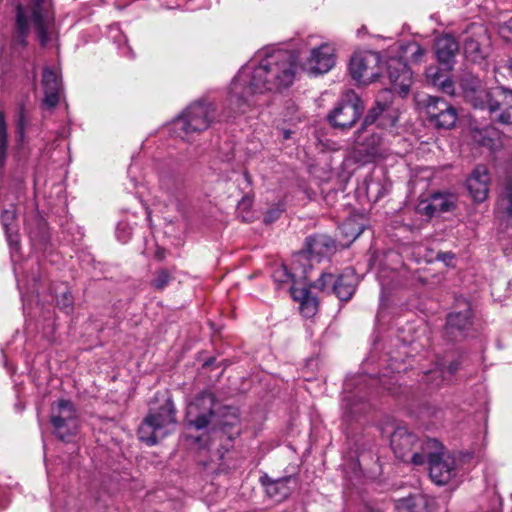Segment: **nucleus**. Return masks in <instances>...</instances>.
<instances>
[{
  "instance_id": "2",
  "label": "nucleus",
  "mask_w": 512,
  "mask_h": 512,
  "mask_svg": "<svg viewBox=\"0 0 512 512\" xmlns=\"http://www.w3.org/2000/svg\"><path fill=\"white\" fill-rule=\"evenodd\" d=\"M177 424V410L168 392H158L138 428L140 441L149 446L157 444L171 434Z\"/></svg>"
},
{
  "instance_id": "22",
  "label": "nucleus",
  "mask_w": 512,
  "mask_h": 512,
  "mask_svg": "<svg viewBox=\"0 0 512 512\" xmlns=\"http://www.w3.org/2000/svg\"><path fill=\"white\" fill-rule=\"evenodd\" d=\"M490 176L485 166H477L467 179V189L475 201H484L489 192Z\"/></svg>"
},
{
  "instance_id": "15",
  "label": "nucleus",
  "mask_w": 512,
  "mask_h": 512,
  "mask_svg": "<svg viewBox=\"0 0 512 512\" xmlns=\"http://www.w3.org/2000/svg\"><path fill=\"white\" fill-rule=\"evenodd\" d=\"M488 44L489 35L484 25L472 23L465 30L463 49L469 60L477 62L484 59L486 57L485 46Z\"/></svg>"
},
{
  "instance_id": "36",
  "label": "nucleus",
  "mask_w": 512,
  "mask_h": 512,
  "mask_svg": "<svg viewBox=\"0 0 512 512\" xmlns=\"http://www.w3.org/2000/svg\"><path fill=\"white\" fill-rule=\"evenodd\" d=\"M494 72L496 75L497 74L505 75V73L507 72L508 75H510L512 77V59H507L504 61L503 64L497 65L494 68Z\"/></svg>"
},
{
  "instance_id": "4",
  "label": "nucleus",
  "mask_w": 512,
  "mask_h": 512,
  "mask_svg": "<svg viewBox=\"0 0 512 512\" xmlns=\"http://www.w3.org/2000/svg\"><path fill=\"white\" fill-rule=\"evenodd\" d=\"M29 12L39 41L42 46H45L49 42L48 29L51 21L46 0H30L29 9L20 3L17 4L15 16L16 41L23 46L26 45V38L30 32Z\"/></svg>"
},
{
  "instance_id": "29",
  "label": "nucleus",
  "mask_w": 512,
  "mask_h": 512,
  "mask_svg": "<svg viewBox=\"0 0 512 512\" xmlns=\"http://www.w3.org/2000/svg\"><path fill=\"white\" fill-rule=\"evenodd\" d=\"M397 512H426L427 501L422 495L401 498L395 502Z\"/></svg>"
},
{
  "instance_id": "26",
  "label": "nucleus",
  "mask_w": 512,
  "mask_h": 512,
  "mask_svg": "<svg viewBox=\"0 0 512 512\" xmlns=\"http://www.w3.org/2000/svg\"><path fill=\"white\" fill-rule=\"evenodd\" d=\"M421 210L427 216L451 211L455 207V199L452 194L436 192L430 196L428 202H422Z\"/></svg>"
},
{
  "instance_id": "30",
  "label": "nucleus",
  "mask_w": 512,
  "mask_h": 512,
  "mask_svg": "<svg viewBox=\"0 0 512 512\" xmlns=\"http://www.w3.org/2000/svg\"><path fill=\"white\" fill-rule=\"evenodd\" d=\"M498 213L502 223L512 226V183L507 184L505 192L498 202Z\"/></svg>"
},
{
  "instance_id": "45",
  "label": "nucleus",
  "mask_w": 512,
  "mask_h": 512,
  "mask_svg": "<svg viewBox=\"0 0 512 512\" xmlns=\"http://www.w3.org/2000/svg\"><path fill=\"white\" fill-rule=\"evenodd\" d=\"M361 231H358L357 233H355V235L353 236V238H357L359 235H360Z\"/></svg>"
},
{
  "instance_id": "24",
  "label": "nucleus",
  "mask_w": 512,
  "mask_h": 512,
  "mask_svg": "<svg viewBox=\"0 0 512 512\" xmlns=\"http://www.w3.org/2000/svg\"><path fill=\"white\" fill-rule=\"evenodd\" d=\"M306 249L297 254V261L310 257H321L335 248V241L327 235H314L306 239ZM296 260L294 261V265Z\"/></svg>"
},
{
  "instance_id": "46",
  "label": "nucleus",
  "mask_w": 512,
  "mask_h": 512,
  "mask_svg": "<svg viewBox=\"0 0 512 512\" xmlns=\"http://www.w3.org/2000/svg\"><path fill=\"white\" fill-rule=\"evenodd\" d=\"M244 176L247 180H249V174L247 172L244 173Z\"/></svg>"
},
{
  "instance_id": "9",
  "label": "nucleus",
  "mask_w": 512,
  "mask_h": 512,
  "mask_svg": "<svg viewBox=\"0 0 512 512\" xmlns=\"http://www.w3.org/2000/svg\"><path fill=\"white\" fill-rule=\"evenodd\" d=\"M217 401L210 391L199 393L187 408L186 418L189 426L202 430L210 426L216 417Z\"/></svg>"
},
{
  "instance_id": "5",
  "label": "nucleus",
  "mask_w": 512,
  "mask_h": 512,
  "mask_svg": "<svg viewBox=\"0 0 512 512\" xmlns=\"http://www.w3.org/2000/svg\"><path fill=\"white\" fill-rule=\"evenodd\" d=\"M425 460L429 464V475L437 485L447 484L456 475V460L445 451L443 445L437 439H426L423 448Z\"/></svg>"
},
{
  "instance_id": "34",
  "label": "nucleus",
  "mask_w": 512,
  "mask_h": 512,
  "mask_svg": "<svg viewBox=\"0 0 512 512\" xmlns=\"http://www.w3.org/2000/svg\"><path fill=\"white\" fill-rule=\"evenodd\" d=\"M56 303L60 309L66 313H70L73 310L74 303L71 292L66 288L60 295L56 296Z\"/></svg>"
},
{
  "instance_id": "43",
  "label": "nucleus",
  "mask_w": 512,
  "mask_h": 512,
  "mask_svg": "<svg viewBox=\"0 0 512 512\" xmlns=\"http://www.w3.org/2000/svg\"><path fill=\"white\" fill-rule=\"evenodd\" d=\"M444 257H448L450 260L453 258V254L451 253H443L439 255V259L445 261Z\"/></svg>"
},
{
  "instance_id": "47",
  "label": "nucleus",
  "mask_w": 512,
  "mask_h": 512,
  "mask_svg": "<svg viewBox=\"0 0 512 512\" xmlns=\"http://www.w3.org/2000/svg\"><path fill=\"white\" fill-rule=\"evenodd\" d=\"M303 274H304L303 277L306 278V271L305 270L303 271Z\"/></svg>"
},
{
  "instance_id": "3",
  "label": "nucleus",
  "mask_w": 512,
  "mask_h": 512,
  "mask_svg": "<svg viewBox=\"0 0 512 512\" xmlns=\"http://www.w3.org/2000/svg\"><path fill=\"white\" fill-rule=\"evenodd\" d=\"M464 97L475 108L487 109L490 113L500 111L498 121L512 125V90L503 86L484 89L478 79L464 80Z\"/></svg>"
},
{
  "instance_id": "40",
  "label": "nucleus",
  "mask_w": 512,
  "mask_h": 512,
  "mask_svg": "<svg viewBox=\"0 0 512 512\" xmlns=\"http://www.w3.org/2000/svg\"><path fill=\"white\" fill-rule=\"evenodd\" d=\"M24 125H25V121H24V113H23V110L21 109L20 117H19V121H18V130H19V132H20L21 134L23 133Z\"/></svg>"
},
{
  "instance_id": "6",
  "label": "nucleus",
  "mask_w": 512,
  "mask_h": 512,
  "mask_svg": "<svg viewBox=\"0 0 512 512\" xmlns=\"http://www.w3.org/2000/svg\"><path fill=\"white\" fill-rule=\"evenodd\" d=\"M215 119V107L211 103L195 102L191 104L177 119L174 128L184 136L208 129Z\"/></svg>"
},
{
  "instance_id": "17",
  "label": "nucleus",
  "mask_w": 512,
  "mask_h": 512,
  "mask_svg": "<svg viewBox=\"0 0 512 512\" xmlns=\"http://www.w3.org/2000/svg\"><path fill=\"white\" fill-rule=\"evenodd\" d=\"M335 64L334 49L329 44L313 48L302 64V69L311 75L327 73Z\"/></svg>"
},
{
  "instance_id": "8",
  "label": "nucleus",
  "mask_w": 512,
  "mask_h": 512,
  "mask_svg": "<svg viewBox=\"0 0 512 512\" xmlns=\"http://www.w3.org/2000/svg\"><path fill=\"white\" fill-rule=\"evenodd\" d=\"M425 445L426 440H419L415 434L409 432L405 427L396 428L391 435V448L395 456L413 465H423L425 463V454L423 453Z\"/></svg>"
},
{
  "instance_id": "27",
  "label": "nucleus",
  "mask_w": 512,
  "mask_h": 512,
  "mask_svg": "<svg viewBox=\"0 0 512 512\" xmlns=\"http://www.w3.org/2000/svg\"><path fill=\"white\" fill-rule=\"evenodd\" d=\"M290 483H296L293 476H286L279 479H268L264 482L267 495L276 502H280L287 498L291 492Z\"/></svg>"
},
{
  "instance_id": "16",
  "label": "nucleus",
  "mask_w": 512,
  "mask_h": 512,
  "mask_svg": "<svg viewBox=\"0 0 512 512\" xmlns=\"http://www.w3.org/2000/svg\"><path fill=\"white\" fill-rule=\"evenodd\" d=\"M277 273H280L286 278H280L279 281L286 282L291 280L293 282V285L290 287L291 296L295 301L300 303V311L302 315L307 318L314 316L318 310V299L315 295L312 294L311 290L306 286H296L294 274L288 273L286 267H283ZM277 273L275 274V276L277 275Z\"/></svg>"
},
{
  "instance_id": "10",
  "label": "nucleus",
  "mask_w": 512,
  "mask_h": 512,
  "mask_svg": "<svg viewBox=\"0 0 512 512\" xmlns=\"http://www.w3.org/2000/svg\"><path fill=\"white\" fill-rule=\"evenodd\" d=\"M50 422L55 435L61 440H67L77 431V411L70 400L60 399L51 405Z\"/></svg>"
},
{
  "instance_id": "38",
  "label": "nucleus",
  "mask_w": 512,
  "mask_h": 512,
  "mask_svg": "<svg viewBox=\"0 0 512 512\" xmlns=\"http://www.w3.org/2000/svg\"><path fill=\"white\" fill-rule=\"evenodd\" d=\"M281 212H282V210L279 208H274V209L267 211V213L264 217V221L266 223H270V222L276 220L280 216Z\"/></svg>"
},
{
  "instance_id": "14",
  "label": "nucleus",
  "mask_w": 512,
  "mask_h": 512,
  "mask_svg": "<svg viewBox=\"0 0 512 512\" xmlns=\"http://www.w3.org/2000/svg\"><path fill=\"white\" fill-rule=\"evenodd\" d=\"M425 109L429 122L437 129H451L458 119L456 109L437 96H428Z\"/></svg>"
},
{
  "instance_id": "25",
  "label": "nucleus",
  "mask_w": 512,
  "mask_h": 512,
  "mask_svg": "<svg viewBox=\"0 0 512 512\" xmlns=\"http://www.w3.org/2000/svg\"><path fill=\"white\" fill-rule=\"evenodd\" d=\"M397 118L392 114L390 104L388 102L381 103L377 100L376 105L368 111L361 127L365 129L376 123L380 127L393 126Z\"/></svg>"
},
{
  "instance_id": "7",
  "label": "nucleus",
  "mask_w": 512,
  "mask_h": 512,
  "mask_svg": "<svg viewBox=\"0 0 512 512\" xmlns=\"http://www.w3.org/2000/svg\"><path fill=\"white\" fill-rule=\"evenodd\" d=\"M364 109L365 106L360 97L353 90H346L327 115V119L333 128L349 129L355 125Z\"/></svg>"
},
{
  "instance_id": "41",
  "label": "nucleus",
  "mask_w": 512,
  "mask_h": 512,
  "mask_svg": "<svg viewBox=\"0 0 512 512\" xmlns=\"http://www.w3.org/2000/svg\"><path fill=\"white\" fill-rule=\"evenodd\" d=\"M165 250L164 249H161V248H158L155 252V258L158 259L159 261H163L165 259Z\"/></svg>"
},
{
  "instance_id": "42",
  "label": "nucleus",
  "mask_w": 512,
  "mask_h": 512,
  "mask_svg": "<svg viewBox=\"0 0 512 512\" xmlns=\"http://www.w3.org/2000/svg\"><path fill=\"white\" fill-rule=\"evenodd\" d=\"M448 370L450 373H455L458 370V364L457 363H451L448 367Z\"/></svg>"
},
{
  "instance_id": "18",
  "label": "nucleus",
  "mask_w": 512,
  "mask_h": 512,
  "mask_svg": "<svg viewBox=\"0 0 512 512\" xmlns=\"http://www.w3.org/2000/svg\"><path fill=\"white\" fill-rule=\"evenodd\" d=\"M472 311L464 302V308L458 312H452L447 316L444 335L449 341H459L466 336V332L472 324Z\"/></svg>"
},
{
  "instance_id": "37",
  "label": "nucleus",
  "mask_w": 512,
  "mask_h": 512,
  "mask_svg": "<svg viewBox=\"0 0 512 512\" xmlns=\"http://www.w3.org/2000/svg\"><path fill=\"white\" fill-rule=\"evenodd\" d=\"M126 225L119 224L117 227V237L119 240H121L123 243L127 242L130 238V232H126Z\"/></svg>"
},
{
  "instance_id": "13",
  "label": "nucleus",
  "mask_w": 512,
  "mask_h": 512,
  "mask_svg": "<svg viewBox=\"0 0 512 512\" xmlns=\"http://www.w3.org/2000/svg\"><path fill=\"white\" fill-rule=\"evenodd\" d=\"M380 54L366 51L355 53L349 64V71L354 80L362 84L375 81L380 75Z\"/></svg>"
},
{
  "instance_id": "32",
  "label": "nucleus",
  "mask_w": 512,
  "mask_h": 512,
  "mask_svg": "<svg viewBox=\"0 0 512 512\" xmlns=\"http://www.w3.org/2000/svg\"><path fill=\"white\" fill-rule=\"evenodd\" d=\"M7 145H8V137H7V127L5 121V115L2 111H0V165L2 166L6 160L7 156Z\"/></svg>"
},
{
  "instance_id": "12",
  "label": "nucleus",
  "mask_w": 512,
  "mask_h": 512,
  "mask_svg": "<svg viewBox=\"0 0 512 512\" xmlns=\"http://www.w3.org/2000/svg\"><path fill=\"white\" fill-rule=\"evenodd\" d=\"M381 142L379 134L370 133L367 128L360 127L354 134L349 156L356 163H370L380 155Z\"/></svg>"
},
{
  "instance_id": "20",
  "label": "nucleus",
  "mask_w": 512,
  "mask_h": 512,
  "mask_svg": "<svg viewBox=\"0 0 512 512\" xmlns=\"http://www.w3.org/2000/svg\"><path fill=\"white\" fill-rule=\"evenodd\" d=\"M210 425L214 432L219 431L225 434L229 440H233L240 434L237 409L231 407L219 409Z\"/></svg>"
},
{
  "instance_id": "35",
  "label": "nucleus",
  "mask_w": 512,
  "mask_h": 512,
  "mask_svg": "<svg viewBox=\"0 0 512 512\" xmlns=\"http://www.w3.org/2000/svg\"><path fill=\"white\" fill-rule=\"evenodd\" d=\"M15 220V212L14 210H4L1 215V222L6 231L8 238H11L10 230L13 221Z\"/></svg>"
},
{
  "instance_id": "21",
  "label": "nucleus",
  "mask_w": 512,
  "mask_h": 512,
  "mask_svg": "<svg viewBox=\"0 0 512 512\" xmlns=\"http://www.w3.org/2000/svg\"><path fill=\"white\" fill-rule=\"evenodd\" d=\"M459 51V43L454 36L450 34H443L435 40V55L438 62L445 67L446 70H451L455 63V57Z\"/></svg>"
},
{
  "instance_id": "1",
  "label": "nucleus",
  "mask_w": 512,
  "mask_h": 512,
  "mask_svg": "<svg viewBox=\"0 0 512 512\" xmlns=\"http://www.w3.org/2000/svg\"><path fill=\"white\" fill-rule=\"evenodd\" d=\"M297 56L292 51L278 50L260 61L249 62L234 77L229 88V102L236 113H244L250 97L265 91L277 92L291 86L297 71Z\"/></svg>"
},
{
  "instance_id": "11",
  "label": "nucleus",
  "mask_w": 512,
  "mask_h": 512,
  "mask_svg": "<svg viewBox=\"0 0 512 512\" xmlns=\"http://www.w3.org/2000/svg\"><path fill=\"white\" fill-rule=\"evenodd\" d=\"M357 284L354 270L348 268L337 277L331 273H322L313 286L321 291H332L341 301H348L354 295Z\"/></svg>"
},
{
  "instance_id": "19",
  "label": "nucleus",
  "mask_w": 512,
  "mask_h": 512,
  "mask_svg": "<svg viewBox=\"0 0 512 512\" xmlns=\"http://www.w3.org/2000/svg\"><path fill=\"white\" fill-rule=\"evenodd\" d=\"M387 75L394 89L407 94L412 84V72L408 65L400 58H391L387 61Z\"/></svg>"
},
{
  "instance_id": "33",
  "label": "nucleus",
  "mask_w": 512,
  "mask_h": 512,
  "mask_svg": "<svg viewBox=\"0 0 512 512\" xmlns=\"http://www.w3.org/2000/svg\"><path fill=\"white\" fill-rule=\"evenodd\" d=\"M404 52L407 57L415 63H420L426 54V50L417 42L408 43L404 47Z\"/></svg>"
},
{
  "instance_id": "39",
  "label": "nucleus",
  "mask_w": 512,
  "mask_h": 512,
  "mask_svg": "<svg viewBox=\"0 0 512 512\" xmlns=\"http://www.w3.org/2000/svg\"><path fill=\"white\" fill-rule=\"evenodd\" d=\"M343 406L348 411V413L351 414V415L356 414V413L359 412V410H356V411L353 410V407H352V404H351V400L349 398H345L344 399Z\"/></svg>"
},
{
  "instance_id": "31",
  "label": "nucleus",
  "mask_w": 512,
  "mask_h": 512,
  "mask_svg": "<svg viewBox=\"0 0 512 512\" xmlns=\"http://www.w3.org/2000/svg\"><path fill=\"white\" fill-rule=\"evenodd\" d=\"M172 279L173 275L168 269L160 268L154 272L150 284L155 290L162 291L169 285Z\"/></svg>"
},
{
  "instance_id": "23",
  "label": "nucleus",
  "mask_w": 512,
  "mask_h": 512,
  "mask_svg": "<svg viewBox=\"0 0 512 512\" xmlns=\"http://www.w3.org/2000/svg\"><path fill=\"white\" fill-rule=\"evenodd\" d=\"M42 86L44 90L43 104L49 109L55 108L60 100L61 81L58 74L49 67L43 69Z\"/></svg>"
},
{
  "instance_id": "44",
  "label": "nucleus",
  "mask_w": 512,
  "mask_h": 512,
  "mask_svg": "<svg viewBox=\"0 0 512 512\" xmlns=\"http://www.w3.org/2000/svg\"><path fill=\"white\" fill-rule=\"evenodd\" d=\"M383 96H391V92L388 90H385L382 92Z\"/></svg>"
},
{
  "instance_id": "28",
  "label": "nucleus",
  "mask_w": 512,
  "mask_h": 512,
  "mask_svg": "<svg viewBox=\"0 0 512 512\" xmlns=\"http://www.w3.org/2000/svg\"><path fill=\"white\" fill-rule=\"evenodd\" d=\"M426 77L433 86L448 95H453L454 83L440 68L436 66H429L426 69Z\"/></svg>"
}]
</instances>
